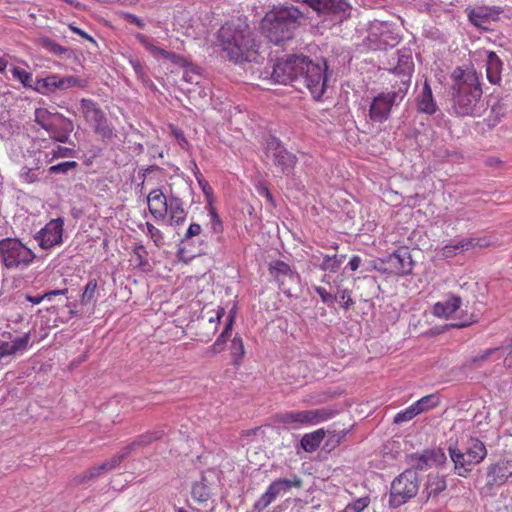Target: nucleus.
<instances>
[{"mask_svg": "<svg viewBox=\"0 0 512 512\" xmlns=\"http://www.w3.org/2000/svg\"><path fill=\"white\" fill-rule=\"evenodd\" d=\"M218 42L230 61L256 62L260 44L248 24L226 23L218 31Z\"/></svg>", "mask_w": 512, "mask_h": 512, "instance_id": "f257e3e1", "label": "nucleus"}, {"mask_svg": "<svg viewBox=\"0 0 512 512\" xmlns=\"http://www.w3.org/2000/svg\"><path fill=\"white\" fill-rule=\"evenodd\" d=\"M304 20V13L298 7L278 4L265 14L261 28L271 43L282 45L293 39L295 31Z\"/></svg>", "mask_w": 512, "mask_h": 512, "instance_id": "f03ea898", "label": "nucleus"}, {"mask_svg": "<svg viewBox=\"0 0 512 512\" xmlns=\"http://www.w3.org/2000/svg\"><path fill=\"white\" fill-rule=\"evenodd\" d=\"M452 79V101L456 114L473 115L482 95L478 74L472 68L457 67L452 73Z\"/></svg>", "mask_w": 512, "mask_h": 512, "instance_id": "7ed1b4c3", "label": "nucleus"}, {"mask_svg": "<svg viewBox=\"0 0 512 512\" xmlns=\"http://www.w3.org/2000/svg\"><path fill=\"white\" fill-rule=\"evenodd\" d=\"M336 406H327L308 410H289L278 413L275 421L287 430H299L327 422L339 414Z\"/></svg>", "mask_w": 512, "mask_h": 512, "instance_id": "20e7f679", "label": "nucleus"}, {"mask_svg": "<svg viewBox=\"0 0 512 512\" xmlns=\"http://www.w3.org/2000/svg\"><path fill=\"white\" fill-rule=\"evenodd\" d=\"M303 63V69L299 71L294 87L300 92H303V89H307L313 99L319 100L326 90L327 65L326 63H323V65L315 63L307 56H304Z\"/></svg>", "mask_w": 512, "mask_h": 512, "instance_id": "39448f33", "label": "nucleus"}, {"mask_svg": "<svg viewBox=\"0 0 512 512\" xmlns=\"http://www.w3.org/2000/svg\"><path fill=\"white\" fill-rule=\"evenodd\" d=\"M391 91L381 92L375 96L369 107V119L373 123H383L389 116L394 104L401 102L409 89V80L403 79L401 84L393 85Z\"/></svg>", "mask_w": 512, "mask_h": 512, "instance_id": "423d86ee", "label": "nucleus"}, {"mask_svg": "<svg viewBox=\"0 0 512 512\" xmlns=\"http://www.w3.org/2000/svg\"><path fill=\"white\" fill-rule=\"evenodd\" d=\"M420 487L419 477L413 469H406L399 474L390 486L388 505L398 508L414 498Z\"/></svg>", "mask_w": 512, "mask_h": 512, "instance_id": "0eeeda50", "label": "nucleus"}, {"mask_svg": "<svg viewBox=\"0 0 512 512\" xmlns=\"http://www.w3.org/2000/svg\"><path fill=\"white\" fill-rule=\"evenodd\" d=\"M0 258L9 270H24L34 260V252L16 238L0 240Z\"/></svg>", "mask_w": 512, "mask_h": 512, "instance_id": "6e6552de", "label": "nucleus"}, {"mask_svg": "<svg viewBox=\"0 0 512 512\" xmlns=\"http://www.w3.org/2000/svg\"><path fill=\"white\" fill-rule=\"evenodd\" d=\"M80 111L85 122L90 125L93 131L102 139H111L114 136V130L109 125L105 112L98 103L91 99L83 98L80 101Z\"/></svg>", "mask_w": 512, "mask_h": 512, "instance_id": "1a4fd4ad", "label": "nucleus"}, {"mask_svg": "<svg viewBox=\"0 0 512 512\" xmlns=\"http://www.w3.org/2000/svg\"><path fill=\"white\" fill-rule=\"evenodd\" d=\"M304 55H288L280 58L273 66L271 78L275 83L294 87L298 78L299 71H302L304 65Z\"/></svg>", "mask_w": 512, "mask_h": 512, "instance_id": "9d476101", "label": "nucleus"}, {"mask_svg": "<svg viewBox=\"0 0 512 512\" xmlns=\"http://www.w3.org/2000/svg\"><path fill=\"white\" fill-rule=\"evenodd\" d=\"M446 460V454L440 447L426 449L421 453L416 452L407 456V463L414 471L441 466L445 464Z\"/></svg>", "mask_w": 512, "mask_h": 512, "instance_id": "9b49d317", "label": "nucleus"}, {"mask_svg": "<svg viewBox=\"0 0 512 512\" xmlns=\"http://www.w3.org/2000/svg\"><path fill=\"white\" fill-rule=\"evenodd\" d=\"M383 263L386 265L384 271H387L396 276H406L412 273L414 261L411 258L409 251L405 248L396 250L389 254Z\"/></svg>", "mask_w": 512, "mask_h": 512, "instance_id": "f8f14e48", "label": "nucleus"}, {"mask_svg": "<svg viewBox=\"0 0 512 512\" xmlns=\"http://www.w3.org/2000/svg\"><path fill=\"white\" fill-rule=\"evenodd\" d=\"M200 232L201 226H188L184 238L178 245L177 258L179 261L187 264L201 254V243L193 239V237L198 236Z\"/></svg>", "mask_w": 512, "mask_h": 512, "instance_id": "ddd939ff", "label": "nucleus"}, {"mask_svg": "<svg viewBox=\"0 0 512 512\" xmlns=\"http://www.w3.org/2000/svg\"><path fill=\"white\" fill-rule=\"evenodd\" d=\"M79 83L80 81L76 77H60L59 75L52 74L46 78L36 79L33 90L40 94L48 95L57 89H68L78 86Z\"/></svg>", "mask_w": 512, "mask_h": 512, "instance_id": "4468645a", "label": "nucleus"}, {"mask_svg": "<svg viewBox=\"0 0 512 512\" xmlns=\"http://www.w3.org/2000/svg\"><path fill=\"white\" fill-rule=\"evenodd\" d=\"M491 237H467L457 240H452L450 243L442 248V255L446 258L453 257L460 252L468 251L470 249L479 247L484 248L492 244Z\"/></svg>", "mask_w": 512, "mask_h": 512, "instance_id": "2eb2a0df", "label": "nucleus"}, {"mask_svg": "<svg viewBox=\"0 0 512 512\" xmlns=\"http://www.w3.org/2000/svg\"><path fill=\"white\" fill-rule=\"evenodd\" d=\"M213 483L214 480L210 479V477L206 474H203L199 481L193 483L191 488V496L195 502L204 506L203 508H198V512H212L214 510V505L206 508L208 506L207 503L213 494Z\"/></svg>", "mask_w": 512, "mask_h": 512, "instance_id": "dca6fc26", "label": "nucleus"}, {"mask_svg": "<svg viewBox=\"0 0 512 512\" xmlns=\"http://www.w3.org/2000/svg\"><path fill=\"white\" fill-rule=\"evenodd\" d=\"M503 12L500 7H478L470 9L467 12L469 21L476 27L488 30L492 21L499 19V15Z\"/></svg>", "mask_w": 512, "mask_h": 512, "instance_id": "f3484780", "label": "nucleus"}, {"mask_svg": "<svg viewBox=\"0 0 512 512\" xmlns=\"http://www.w3.org/2000/svg\"><path fill=\"white\" fill-rule=\"evenodd\" d=\"M312 4H314L313 11H315L318 16H346L351 10V5L347 0H314Z\"/></svg>", "mask_w": 512, "mask_h": 512, "instance_id": "a211bd4d", "label": "nucleus"}, {"mask_svg": "<svg viewBox=\"0 0 512 512\" xmlns=\"http://www.w3.org/2000/svg\"><path fill=\"white\" fill-rule=\"evenodd\" d=\"M282 380L287 385H302V380L308 374V367L302 361L285 364L280 367Z\"/></svg>", "mask_w": 512, "mask_h": 512, "instance_id": "6ab92c4d", "label": "nucleus"}, {"mask_svg": "<svg viewBox=\"0 0 512 512\" xmlns=\"http://www.w3.org/2000/svg\"><path fill=\"white\" fill-rule=\"evenodd\" d=\"M512 476V461L491 464L487 471V485L501 486Z\"/></svg>", "mask_w": 512, "mask_h": 512, "instance_id": "aec40b11", "label": "nucleus"}, {"mask_svg": "<svg viewBox=\"0 0 512 512\" xmlns=\"http://www.w3.org/2000/svg\"><path fill=\"white\" fill-rule=\"evenodd\" d=\"M449 456L454 463V472L460 476L466 478L476 464L467 458V454L459 449L456 445L450 444L448 447Z\"/></svg>", "mask_w": 512, "mask_h": 512, "instance_id": "412c9836", "label": "nucleus"}, {"mask_svg": "<svg viewBox=\"0 0 512 512\" xmlns=\"http://www.w3.org/2000/svg\"><path fill=\"white\" fill-rule=\"evenodd\" d=\"M63 226H43L35 235L42 249H50L62 243Z\"/></svg>", "mask_w": 512, "mask_h": 512, "instance_id": "4be33fe9", "label": "nucleus"}, {"mask_svg": "<svg viewBox=\"0 0 512 512\" xmlns=\"http://www.w3.org/2000/svg\"><path fill=\"white\" fill-rule=\"evenodd\" d=\"M147 203L155 220H162L167 215L169 201L160 189L152 190L149 193Z\"/></svg>", "mask_w": 512, "mask_h": 512, "instance_id": "5701e85b", "label": "nucleus"}, {"mask_svg": "<svg viewBox=\"0 0 512 512\" xmlns=\"http://www.w3.org/2000/svg\"><path fill=\"white\" fill-rule=\"evenodd\" d=\"M416 106L419 113L427 115H433L438 110L431 86L427 79H425L422 90L416 97Z\"/></svg>", "mask_w": 512, "mask_h": 512, "instance_id": "b1692460", "label": "nucleus"}, {"mask_svg": "<svg viewBox=\"0 0 512 512\" xmlns=\"http://www.w3.org/2000/svg\"><path fill=\"white\" fill-rule=\"evenodd\" d=\"M273 161L274 164L281 169L282 173L289 175L293 172L296 166L297 158L294 154L287 151V149L282 145L276 144Z\"/></svg>", "mask_w": 512, "mask_h": 512, "instance_id": "393cba45", "label": "nucleus"}, {"mask_svg": "<svg viewBox=\"0 0 512 512\" xmlns=\"http://www.w3.org/2000/svg\"><path fill=\"white\" fill-rule=\"evenodd\" d=\"M493 356H496L494 360L501 359L503 357L502 347L489 348L471 355L466 358L463 366L468 369H479L484 367V364Z\"/></svg>", "mask_w": 512, "mask_h": 512, "instance_id": "a878e982", "label": "nucleus"}, {"mask_svg": "<svg viewBox=\"0 0 512 512\" xmlns=\"http://www.w3.org/2000/svg\"><path fill=\"white\" fill-rule=\"evenodd\" d=\"M462 304L459 296L451 295L444 301H439L433 305L432 314L438 318L448 319L451 317Z\"/></svg>", "mask_w": 512, "mask_h": 512, "instance_id": "bb28decb", "label": "nucleus"}, {"mask_svg": "<svg viewBox=\"0 0 512 512\" xmlns=\"http://www.w3.org/2000/svg\"><path fill=\"white\" fill-rule=\"evenodd\" d=\"M447 487L446 479L437 473H430L427 475L426 482L422 494L425 496V501L432 497H436Z\"/></svg>", "mask_w": 512, "mask_h": 512, "instance_id": "cd10ccee", "label": "nucleus"}, {"mask_svg": "<svg viewBox=\"0 0 512 512\" xmlns=\"http://www.w3.org/2000/svg\"><path fill=\"white\" fill-rule=\"evenodd\" d=\"M302 484V479L298 475L292 474L290 478H278L272 481L268 487L277 498L280 495L286 494L292 488H301Z\"/></svg>", "mask_w": 512, "mask_h": 512, "instance_id": "c85d7f7f", "label": "nucleus"}, {"mask_svg": "<svg viewBox=\"0 0 512 512\" xmlns=\"http://www.w3.org/2000/svg\"><path fill=\"white\" fill-rule=\"evenodd\" d=\"M63 121H66V118L59 113H51L46 108L35 110V122L50 133L56 124Z\"/></svg>", "mask_w": 512, "mask_h": 512, "instance_id": "c756f323", "label": "nucleus"}, {"mask_svg": "<svg viewBox=\"0 0 512 512\" xmlns=\"http://www.w3.org/2000/svg\"><path fill=\"white\" fill-rule=\"evenodd\" d=\"M463 452H465L467 458L472 460L476 465L480 464L487 456L486 446L478 438H470Z\"/></svg>", "mask_w": 512, "mask_h": 512, "instance_id": "7c9ffc66", "label": "nucleus"}, {"mask_svg": "<svg viewBox=\"0 0 512 512\" xmlns=\"http://www.w3.org/2000/svg\"><path fill=\"white\" fill-rule=\"evenodd\" d=\"M326 436L324 428L317 429L313 432L306 433L300 440L301 448L307 453L315 452L321 445Z\"/></svg>", "mask_w": 512, "mask_h": 512, "instance_id": "2f4dec72", "label": "nucleus"}, {"mask_svg": "<svg viewBox=\"0 0 512 512\" xmlns=\"http://www.w3.org/2000/svg\"><path fill=\"white\" fill-rule=\"evenodd\" d=\"M502 61L495 52H488L486 60L487 78L491 84L501 81Z\"/></svg>", "mask_w": 512, "mask_h": 512, "instance_id": "473e14b6", "label": "nucleus"}, {"mask_svg": "<svg viewBox=\"0 0 512 512\" xmlns=\"http://www.w3.org/2000/svg\"><path fill=\"white\" fill-rule=\"evenodd\" d=\"M29 153L32 159L31 161L29 160V165H32L33 168L40 169L54 161L51 157L52 152L47 143L36 150L29 151Z\"/></svg>", "mask_w": 512, "mask_h": 512, "instance_id": "72a5a7b5", "label": "nucleus"}, {"mask_svg": "<svg viewBox=\"0 0 512 512\" xmlns=\"http://www.w3.org/2000/svg\"><path fill=\"white\" fill-rule=\"evenodd\" d=\"M164 435L165 432L163 429H157L151 432H147L142 435H139L133 442L128 444L126 447L130 452H132L138 447L147 446L156 440L162 439Z\"/></svg>", "mask_w": 512, "mask_h": 512, "instance_id": "f704fd0d", "label": "nucleus"}, {"mask_svg": "<svg viewBox=\"0 0 512 512\" xmlns=\"http://www.w3.org/2000/svg\"><path fill=\"white\" fill-rule=\"evenodd\" d=\"M270 274L278 281L283 282L286 278H293L295 275L290 266L281 260L270 263Z\"/></svg>", "mask_w": 512, "mask_h": 512, "instance_id": "c9c22d12", "label": "nucleus"}, {"mask_svg": "<svg viewBox=\"0 0 512 512\" xmlns=\"http://www.w3.org/2000/svg\"><path fill=\"white\" fill-rule=\"evenodd\" d=\"M171 224H180L186 220L187 212L183 204L175 198L169 200L168 212Z\"/></svg>", "mask_w": 512, "mask_h": 512, "instance_id": "e433bc0d", "label": "nucleus"}, {"mask_svg": "<svg viewBox=\"0 0 512 512\" xmlns=\"http://www.w3.org/2000/svg\"><path fill=\"white\" fill-rule=\"evenodd\" d=\"M346 255H323L322 262L319 264V268L323 271L330 273H336L341 265L343 264Z\"/></svg>", "mask_w": 512, "mask_h": 512, "instance_id": "4c0bfd02", "label": "nucleus"}, {"mask_svg": "<svg viewBox=\"0 0 512 512\" xmlns=\"http://www.w3.org/2000/svg\"><path fill=\"white\" fill-rule=\"evenodd\" d=\"M440 403V398L437 394H429L421 399L415 401L412 405L416 409L418 415L437 407Z\"/></svg>", "mask_w": 512, "mask_h": 512, "instance_id": "58836bf2", "label": "nucleus"}, {"mask_svg": "<svg viewBox=\"0 0 512 512\" xmlns=\"http://www.w3.org/2000/svg\"><path fill=\"white\" fill-rule=\"evenodd\" d=\"M414 64L410 57L402 56L398 60V65L394 68V72L401 75L400 81L408 79L410 81ZM401 84V82H399Z\"/></svg>", "mask_w": 512, "mask_h": 512, "instance_id": "ea45409f", "label": "nucleus"}, {"mask_svg": "<svg viewBox=\"0 0 512 512\" xmlns=\"http://www.w3.org/2000/svg\"><path fill=\"white\" fill-rule=\"evenodd\" d=\"M133 262L142 272H150L152 270V266L146 258V250L142 245L135 247Z\"/></svg>", "mask_w": 512, "mask_h": 512, "instance_id": "a19ab883", "label": "nucleus"}, {"mask_svg": "<svg viewBox=\"0 0 512 512\" xmlns=\"http://www.w3.org/2000/svg\"><path fill=\"white\" fill-rule=\"evenodd\" d=\"M199 186L201 187L204 195L207 199V206L209 207V213L212 217V221L214 224H217L220 222L219 216L217 215L215 209L212 207V196H213V189L208 183V181L204 178L203 180L198 182Z\"/></svg>", "mask_w": 512, "mask_h": 512, "instance_id": "79ce46f5", "label": "nucleus"}, {"mask_svg": "<svg viewBox=\"0 0 512 512\" xmlns=\"http://www.w3.org/2000/svg\"><path fill=\"white\" fill-rule=\"evenodd\" d=\"M10 71L12 76L18 81H20L25 88H30L33 90L35 81L33 80V75L31 72L24 70L18 66L12 67Z\"/></svg>", "mask_w": 512, "mask_h": 512, "instance_id": "37998d69", "label": "nucleus"}, {"mask_svg": "<svg viewBox=\"0 0 512 512\" xmlns=\"http://www.w3.org/2000/svg\"><path fill=\"white\" fill-rule=\"evenodd\" d=\"M275 500V494L267 487L265 492L255 501L251 512H262Z\"/></svg>", "mask_w": 512, "mask_h": 512, "instance_id": "c03bdc74", "label": "nucleus"}, {"mask_svg": "<svg viewBox=\"0 0 512 512\" xmlns=\"http://www.w3.org/2000/svg\"><path fill=\"white\" fill-rule=\"evenodd\" d=\"M231 355L235 363H239L245 355L244 342L241 336L235 335L231 341Z\"/></svg>", "mask_w": 512, "mask_h": 512, "instance_id": "a18cd8bd", "label": "nucleus"}, {"mask_svg": "<svg viewBox=\"0 0 512 512\" xmlns=\"http://www.w3.org/2000/svg\"><path fill=\"white\" fill-rule=\"evenodd\" d=\"M111 470H112V468L110 467L109 463L106 460V461L102 462L101 464L96 465V466L90 468L89 470H87L86 472H84L82 475V478H81V482L98 477L104 473L111 471Z\"/></svg>", "mask_w": 512, "mask_h": 512, "instance_id": "49530a36", "label": "nucleus"}, {"mask_svg": "<svg viewBox=\"0 0 512 512\" xmlns=\"http://www.w3.org/2000/svg\"><path fill=\"white\" fill-rule=\"evenodd\" d=\"M369 496H362L348 503L342 512H363L370 504Z\"/></svg>", "mask_w": 512, "mask_h": 512, "instance_id": "de8ad7c7", "label": "nucleus"}, {"mask_svg": "<svg viewBox=\"0 0 512 512\" xmlns=\"http://www.w3.org/2000/svg\"><path fill=\"white\" fill-rule=\"evenodd\" d=\"M67 292H68V289H66V288L65 289H56V290L48 291V292L44 293L43 295H36V296L27 295L26 298L33 305H38L43 300L51 301L53 297H55L57 295H65Z\"/></svg>", "mask_w": 512, "mask_h": 512, "instance_id": "09e8293b", "label": "nucleus"}, {"mask_svg": "<svg viewBox=\"0 0 512 512\" xmlns=\"http://www.w3.org/2000/svg\"><path fill=\"white\" fill-rule=\"evenodd\" d=\"M96 289H97L96 280H94V279L89 280L88 283L85 285L83 293L81 295V304L82 305H88L91 302L95 301Z\"/></svg>", "mask_w": 512, "mask_h": 512, "instance_id": "8fccbe9b", "label": "nucleus"}, {"mask_svg": "<svg viewBox=\"0 0 512 512\" xmlns=\"http://www.w3.org/2000/svg\"><path fill=\"white\" fill-rule=\"evenodd\" d=\"M50 147V150L52 152L51 157L53 160L58 158H67V157H73L75 155V150L63 147L56 144H48Z\"/></svg>", "mask_w": 512, "mask_h": 512, "instance_id": "3c124183", "label": "nucleus"}, {"mask_svg": "<svg viewBox=\"0 0 512 512\" xmlns=\"http://www.w3.org/2000/svg\"><path fill=\"white\" fill-rule=\"evenodd\" d=\"M78 166L76 161H65L49 167L50 174H67L70 170H74Z\"/></svg>", "mask_w": 512, "mask_h": 512, "instance_id": "603ef678", "label": "nucleus"}, {"mask_svg": "<svg viewBox=\"0 0 512 512\" xmlns=\"http://www.w3.org/2000/svg\"><path fill=\"white\" fill-rule=\"evenodd\" d=\"M417 415H418V413H417L416 409L411 404L409 407H407L406 409L398 412L394 416V423L395 424H401V423H404V422H409L410 420L415 418Z\"/></svg>", "mask_w": 512, "mask_h": 512, "instance_id": "864d4df0", "label": "nucleus"}, {"mask_svg": "<svg viewBox=\"0 0 512 512\" xmlns=\"http://www.w3.org/2000/svg\"><path fill=\"white\" fill-rule=\"evenodd\" d=\"M39 44L49 50L50 52L54 53V54H63L67 51L66 48H64L63 46L59 45L58 43H56L55 41H53L52 39L48 38V37H41L39 39Z\"/></svg>", "mask_w": 512, "mask_h": 512, "instance_id": "5fc2aeb1", "label": "nucleus"}, {"mask_svg": "<svg viewBox=\"0 0 512 512\" xmlns=\"http://www.w3.org/2000/svg\"><path fill=\"white\" fill-rule=\"evenodd\" d=\"M143 231L153 240L157 247H160L164 244V237L161 231L157 228V226H142Z\"/></svg>", "mask_w": 512, "mask_h": 512, "instance_id": "6e6d98bb", "label": "nucleus"}, {"mask_svg": "<svg viewBox=\"0 0 512 512\" xmlns=\"http://www.w3.org/2000/svg\"><path fill=\"white\" fill-rule=\"evenodd\" d=\"M38 170L37 168H33L32 165H29V159L27 160V165L23 168V172L20 174V178L22 182L25 183H33L35 182L38 177L35 171Z\"/></svg>", "mask_w": 512, "mask_h": 512, "instance_id": "4d7b16f0", "label": "nucleus"}, {"mask_svg": "<svg viewBox=\"0 0 512 512\" xmlns=\"http://www.w3.org/2000/svg\"><path fill=\"white\" fill-rule=\"evenodd\" d=\"M339 299L341 306L344 309H349L354 305V301L351 298V292L348 289H342L338 292L337 300Z\"/></svg>", "mask_w": 512, "mask_h": 512, "instance_id": "13d9d810", "label": "nucleus"}, {"mask_svg": "<svg viewBox=\"0 0 512 512\" xmlns=\"http://www.w3.org/2000/svg\"><path fill=\"white\" fill-rule=\"evenodd\" d=\"M315 292L319 295V297L321 298L322 302L327 304V305H331L335 301H337V296H333L324 287L316 286L315 287Z\"/></svg>", "mask_w": 512, "mask_h": 512, "instance_id": "bf43d9fd", "label": "nucleus"}, {"mask_svg": "<svg viewBox=\"0 0 512 512\" xmlns=\"http://www.w3.org/2000/svg\"><path fill=\"white\" fill-rule=\"evenodd\" d=\"M229 336L220 334L215 342L209 348V352L212 354H218L224 349V345L227 343Z\"/></svg>", "mask_w": 512, "mask_h": 512, "instance_id": "052dcab7", "label": "nucleus"}, {"mask_svg": "<svg viewBox=\"0 0 512 512\" xmlns=\"http://www.w3.org/2000/svg\"><path fill=\"white\" fill-rule=\"evenodd\" d=\"M131 452L125 446L121 452L107 460L112 470L116 468Z\"/></svg>", "mask_w": 512, "mask_h": 512, "instance_id": "680f3d73", "label": "nucleus"}, {"mask_svg": "<svg viewBox=\"0 0 512 512\" xmlns=\"http://www.w3.org/2000/svg\"><path fill=\"white\" fill-rule=\"evenodd\" d=\"M327 400L328 395L326 393H318L308 396L303 401L311 405H321L324 404Z\"/></svg>", "mask_w": 512, "mask_h": 512, "instance_id": "e2e57ef3", "label": "nucleus"}, {"mask_svg": "<svg viewBox=\"0 0 512 512\" xmlns=\"http://www.w3.org/2000/svg\"><path fill=\"white\" fill-rule=\"evenodd\" d=\"M68 27H69V29L73 33L79 35L81 38H83V39L89 41L90 43H92L93 45L97 46L96 40L92 36L87 34L85 31H83L82 29L78 28L74 23H70L68 25Z\"/></svg>", "mask_w": 512, "mask_h": 512, "instance_id": "0e129e2a", "label": "nucleus"}, {"mask_svg": "<svg viewBox=\"0 0 512 512\" xmlns=\"http://www.w3.org/2000/svg\"><path fill=\"white\" fill-rule=\"evenodd\" d=\"M122 17L129 23L135 24L136 26H138L141 29H143L145 27V23L143 22V20L134 14L126 12V13H122Z\"/></svg>", "mask_w": 512, "mask_h": 512, "instance_id": "69168bd1", "label": "nucleus"}, {"mask_svg": "<svg viewBox=\"0 0 512 512\" xmlns=\"http://www.w3.org/2000/svg\"><path fill=\"white\" fill-rule=\"evenodd\" d=\"M166 60H168L171 63L178 65L180 67H185L187 64V61L183 56L176 54L174 52H170V54H169L168 58H166Z\"/></svg>", "mask_w": 512, "mask_h": 512, "instance_id": "338daca9", "label": "nucleus"}, {"mask_svg": "<svg viewBox=\"0 0 512 512\" xmlns=\"http://www.w3.org/2000/svg\"><path fill=\"white\" fill-rule=\"evenodd\" d=\"M485 166L494 168V169H500L503 167V161L498 157H488L485 160Z\"/></svg>", "mask_w": 512, "mask_h": 512, "instance_id": "774afa93", "label": "nucleus"}]
</instances>
